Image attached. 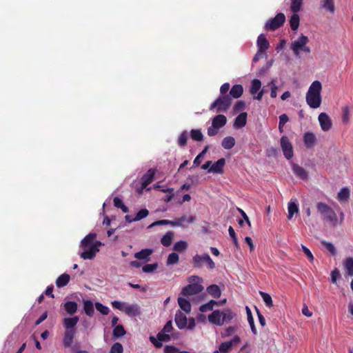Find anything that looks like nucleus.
Segmentation results:
<instances>
[{"mask_svg": "<svg viewBox=\"0 0 353 353\" xmlns=\"http://www.w3.org/2000/svg\"><path fill=\"white\" fill-rule=\"evenodd\" d=\"M179 261V254L175 252H172L168 255L166 263L168 265H174L178 263Z\"/></svg>", "mask_w": 353, "mask_h": 353, "instance_id": "09e8293b", "label": "nucleus"}, {"mask_svg": "<svg viewBox=\"0 0 353 353\" xmlns=\"http://www.w3.org/2000/svg\"><path fill=\"white\" fill-rule=\"evenodd\" d=\"M259 294H260L261 298L263 299L266 306L268 307H271L273 305L272 299L271 296L269 294L262 292V291H260Z\"/></svg>", "mask_w": 353, "mask_h": 353, "instance_id": "de8ad7c7", "label": "nucleus"}, {"mask_svg": "<svg viewBox=\"0 0 353 353\" xmlns=\"http://www.w3.org/2000/svg\"><path fill=\"white\" fill-rule=\"evenodd\" d=\"M292 171L296 176L301 179H306L307 178V172L306 170L297 164H292Z\"/></svg>", "mask_w": 353, "mask_h": 353, "instance_id": "5701e85b", "label": "nucleus"}, {"mask_svg": "<svg viewBox=\"0 0 353 353\" xmlns=\"http://www.w3.org/2000/svg\"><path fill=\"white\" fill-rule=\"evenodd\" d=\"M158 268L157 263L146 264L143 266V271L145 273H150L155 271Z\"/></svg>", "mask_w": 353, "mask_h": 353, "instance_id": "bf43d9fd", "label": "nucleus"}, {"mask_svg": "<svg viewBox=\"0 0 353 353\" xmlns=\"http://www.w3.org/2000/svg\"><path fill=\"white\" fill-rule=\"evenodd\" d=\"M340 276V273L338 269H334L331 272V281L335 283Z\"/></svg>", "mask_w": 353, "mask_h": 353, "instance_id": "e2e57ef3", "label": "nucleus"}, {"mask_svg": "<svg viewBox=\"0 0 353 353\" xmlns=\"http://www.w3.org/2000/svg\"><path fill=\"white\" fill-rule=\"evenodd\" d=\"M150 341L156 347L160 348L162 347L163 342H168L170 341V336L169 334L161 330L157 334V338L153 336H150Z\"/></svg>", "mask_w": 353, "mask_h": 353, "instance_id": "f8f14e48", "label": "nucleus"}, {"mask_svg": "<svg viewBox=\"0 0 353 353\" xmlns=\"http://www.w3.org/2000/svg\"><path fill=\"white\" fill-rule=\"evenodd\" d=\"M204 265L210 270H213L216 267L215 263L208 254H196L192 257V265L194 268H202Z\"/></svg>", "mask_w": 353, "mask_h": 353, "instance_id": "0eeeda50", "label": "nucleus"}, {"mask_svg": "<svg viewBox=\"0 0 353 353\" xmlns=\"http://www.w3.org/2000/svg\"><path fill=\"white\" fill-rule=\"evenodd\" d=\"M318 212L321 214L322 219L329 222L333 225L338 224L337 216L333 209L326 203L319 202L316 203Z\"/></svg>", "mask_w": 353, "mask_h": 353, "instance_id": "20e7f679", "label": "nucleus"}, {"mask_svg": "<svg viewBox=\"0 0 353 353\" xmlns=\"http://www.w3.org/2000/svg\"><path fill=\"white\" fill-rule=\"evenodd\" d=\"M301 248L310 261H313L314 256L311 251L304 245H301Z\"/></svg>", "mask_w": 353, "mask_h": 353, "instance_id": "680f3d73", "label": "nucleus"}, {"mask_svg": "<svg viewBox=\"0 0 353 353\" xmlns=\"http://www.w3.org/2000/svg\"><path fill=\"white\" fill-rule=\"evenodd\" d=\"M285 21L284 14L278 13L274 18L269 19L265 24L266 30H275L281 27Z\"/></svg>", "mask_w": 353, "mask_h": 353, "instance_id": "9d476101", "label": "nucleus"}, {"mask_svg": "<svg viewBox=\"0 0 353 353\" xmlns=\"http://www.w3.org/2000/svg\"><path fill=\"white\" fill-rule=\"evenodd\" d=\"M218 302L214 300L210 301L208 303L200 306L199 310L201 312H206L213 310L214 305H217Z\"/></svg>", "mask_w": 353, "mask_h": 353, "instance_id": "79ce46f5", "label": "nucleus"}, {"mask_svg": "<svg viewBox=\"0 0 353 353\" xmlns=\"http://www.w3.org/2000/svg\"><path fill=\"white\" fill-rule=\"evenodd\" d=\"M291 4H290V10L293 13H297L299 12L302 7L303 4V0H290Z\"/></svg>", "mask_w": 353, "mask_h": 353, "instance_id": "ea45409f", "label": "nucleus"}, {"mask_svg": "<svg viewBox=\"0 0 353 353\" xmlns=\"http://www.w3.org/2000/svg\"><path fill=\"white\" fill-rule=\"evenodd\" d=\"M288 219H292L294 214L299 212V206L296 202L292 201V200H291L290 202L288 203Z\"/></svg>", "mask_w": 353, "mask_h": 353, "instance_id": "72a5a7b5", "label": "nucleus"}, {"mask_svg": "<svg viewBox=\"0 0 353 353\" xmlns=\"http://www.w3.org/2000/svg\"><path fill=\"white\" fill-rule=\"evenodd\" d=\"M178 349L174 345H165L164 347V353H176Z\"/></svg>", "mask_w": 353, "mask_h": 353, "instance_id": "774afa93", "label": "nucleus"}, {"mask_svg": "<svg viewBox=\"0 0 353 353\" xmlns=\"http://www.w3.org/2000/svg\"><path fill=\"white\" fill-rule=\"evenodd\" d=\"M76 334V330H66L63 336V345L65 347H69L73 343V339Z\"/></svg>", "mask_w": 353, "mask_h": 353, "instance_id": "4be33fe9", "label": "nucleus"}, {"mask_svg": "<svg viewBox=\"0 0 353 353\" xmlns=\"http://www.w3.org/2000/svg\"><path fill=\"white\" fill-rule=\"evenodd\" d=\"M318 120L321 126V128L324 132H327L331 130L332 127V121L331 118L327 114L321 112L318 117Z\"/></svg>", "mask_w": 353, "mask_h": 353, "instance_id": "ddd939ff", "label": "nucleus"}, {"mask_svg": "<svg viewBox=\"0 0 353 353\" xmlns=\"http://www.w3.org/2000/svg\"><path fill=\"white\" fill-rule=\"evenodd\" d=\"M95 307L97 311H99L103 315H107L110 312L109 307L103 305L102 303H101L99 302L95 303Z\"/></svg>", "mask_w": 353, "mask_h": 353, "instance_id": "603ef678", "label": "nucleus"}, {"mask_svg": "<svg viewBox=\"0 0 353 353\" xmlns=\"http://www.w3.org/2000/svg\"><path fill=\"white\" fill-rule=\"evenodd\" d=\"M227 122L226 117L223 114H218L212 119V125L208 128V135L215 136L218 134L220 128L223 127Z\"/></svg>", "mask_w": 353, "mask_h": 353, "instance_id": "1a4fd4ad", "label": "nucleus"}, {"mask_svg": "<svg viewBox=\"0 0 353 353\" xmlns=\"http://www.w3.org/2000/svg\"><path fill=\"white\" fill-rule=\"evenodd\" d=\"M174 321L176 326L180 330L185 328L193 330L196 326L194 319L192 317L188 319L186 315L180 310L176 311L174 316Z\"/></svg>", "mask_w": 353, "mask_h": 353, "instance_id": "423d86ee", "label": "nucleus"}, {"mask_svg": "<svg viewBox=\"0 0 353 353\" xmlns=\"http://www.w3.org/2000/svg\"><path fill=\"white\" fill-rule=\"evenodd\" d=\"M321 8L325 9L326 11L333 13L334 12V0H321Z\"/></svg>", "mask_w": 353, "mask_h": 353, "instance_id": "c756f323", "label": "nucleus"}, {"mask_svg": "<svg viewBox=\"0 0 353 353\" xmlns=\"http://www.w3.org/2000/svg\"><path fill=\"white\" fill-rule=\"evenodd\" d=\"M207 292L214 299H218L221 295L220 288L215 284L209 285L206 289Z\"/></svg>", "mask_w": 353, "mask_h": 353, "instance_id": "a878e982", "label": "nucleus"}, {"mask_svg": "<svg viewBox=\"0 0 353 353\" xmlns=\"http://www.w3.org/2000/svg\"><path fill=\"white\" fill-rule=\"evenodd\" d=\"M148 214L149 211L147 209H142L137 213L134 220L136 221H140L142 219L145 218Z\"/></svg>", "mask_w": 353, "mask_h": 353, "instance_id": "4d7b16f0", "label": "nucleus"}, {"mask_svg": "<svg viewBox=\"0 0 353 353\" xmlns=\"http://www.w3.org/2000/svg\"><path fill=\"white\" fill-rule=\"evenodd\" d=\"M70 276L68 274H63L59 276L56 280V285L57 288H63L70 281Z\"/></svg>", "mask_w": 353, "mask_h": 353, "instance_id": "7c9ffc66", "label": "nucleus"}, {"mask_svg": "<svg viewBox=\"0 0 353 353\" xmlns=\"http://www.w3.org/2000/svg\"><path fill=\"white\" fill-rule=\"evenodd\" d=\"M123 347L120 343H114L110 350V353H123Z\"/></svg>", "mask_w": 353, "mask_h": 353, "instance_id": "13d9d810", "label": "nucleus"}, {"mask_svg": "<svg viewBox=\"0 0 353 353\" xmlns=\"http://www.w3.org/2000/svg\"><path fill=\"white\" fill-rule=\"evenodd\" d=\"M281 146L285 157L287 159H291L293 157V148L288 138L283 136L281 138Z\"/></svg>", "mask_w": 353, "mask_h": 353, "instance_id": "9b49d317", "label": "nucleus"}, {"mask_svg": "<svg viewBox=\"0 0 353 353\" xmlns=\"http://www.w3.org/2000/svg\"><path fill=\"white\" fill-rule=\"evenodd\" d=\"M83 302V310L87 316H92L94 313V304L90 300H84Z\"/></svg>", "mask_w": 353, "mask_h": 353, "instance_id": "cd10ccee", "label": "nucleus"}, {"mask_svg": "<svg viewBox=\"0 0 353 353\" xmlns=\"http://www.w3.org/2000/svg\"><path fill=\"white\" fill-rule=\"evenodd\" d=\"M247 122V113L242 112L238 115L234 122V127L236 128H241L246 125Z\"/></svg>", "mask_w": 353, "mask_h": 353, "instance_id": "b1692460", "label": "nucleus"}, {"mask_svg": "<svg viewBox=\"0 0 353 353\" xmlns=\"http://www.w3.org/2000/svg\"><path fill=\"white\" fill-rule=\"evenodd\" d=\"M190 137L194 141H201L203 136L200 130H192Z\"/></svg>", "mask_w": 353, "mask_h": 353, "instance_id": "3c124183", "label": "nucleus"}, {"mask_svg": "<svg viewBox=\"0 0 353 353\" xmlns=\"http://www.w3.org/2000/svg\"><path fill=\"white\" fill-rule=\"evenodd\" d=\"M222 318L224 323H228L231 321L236 316L235 313H234L231 310L227 309L222 311Z\"/></svg>", "mask_w": 353, "mask_h": 353, "instance_id": "58836bf2", "label": "nucleus"}, {"mask_svg": "<svg viewBox=\"0 0 353 353\" xmlns=\"http://www.w3.org/2000/svg\"><path fill=\"white\" fill-rule=\"evenodd\" d=\"M228 232H229V234H230V237L232 239V242H233L235 248L236 249H239L240 247H239V242H238V240H237V237L236 236L234 230L233 229V228L232 226L229 227Z\"/></svg>", "mask_w": 353, "mask_h": 353, "instance_id": "5fc2aeb1", "label": "nucleus"}, {"mask_svg": "<svg viewBox=\"0 0 353 353\" xmlns=\"http://www.w3.org/2000/svg\"><path fill=\"white\" fill-rule=\"evenodd\" d=\"M77 303L74 301H66L63 304V307L67 313L72 315L77 311Z\"/></svg>", "mask_w": 353, "mask_h": 353, "instance_id": "c85d7f7f", "label": "nucleus"}, {"mask_svg": "<svg viewBox=\"0 0 353 353\" xmlns=\"http://www.w3.org/2000/svg\"><path fill=\"white\" fill-rule=\"evenodd\" d=\"M245 108V102L243 101H239L236 102V103L234 106V111L237 112L242 110H243Z\"/></svg>", "mask_w": 353, "mask_h": 353, "instance_id": "69168bd1", "label": "nucleus"}, {"mask_svg": "<svg viewBox=\"0 0 353 353\" xmlns=\"http://www.w3.org/2000/svg\"><path fill=\"white\" fill-rule=\"evenodd\" d=\"M321 244L324 245L327 250H328L332 255H335L336 253V250L334 245L330 242L322 241Z\"/></svg>", "mask_w": 353, "mask_h": 353, "instance_id": "6e6d98bb", "label": "nucleus"}, {"mask_svg": "<svg viewBox=\"0 0 353 353\" xmlns=\"http://www.w3.org/2000/svg\"><path fill=\"white\" fill-rule=\"evenodd\" d=\"M188 248V243L185 241H179L174 243L173 250L176 252H183Z\"/></svg>", "mask_w": 353, "mask_h": 353, "instance_id": "a18cd8bd", "label": "nucleus"}, {"mask_svg": "<svg viewBox=\"0 0 353 353\" xmlns=\"http://www.w3.org/2000/svg\"><path fill=\"white\" fill-rule=\"evenodd\" d=\"M130 316H137L140 314V308L137 304H126L124 311Z\"/></svg>", "mask_w": 353, "mask_h": 353, "instance_id": "aec40b11", "label": "nucleus"}, {"mask_svg": "<svg viewBox=\"0 0 353 353\" xmlns=\"http://www.w3.org/2000/svg\"><path fill=\"white\" fill-rule=\"evenodd\" d=\"M240 341V337L236 335L231 341L221 343L219 347V350L221 352L227 353L231 350L233 345L239 344Z\"/></svg>", "mask_w": 353, "mask_h": 353, "instance_id": "4468645a", "label": "nucleus"}, {"mask_svg": "<svg viewBox=\"0 0 353 353\" xmlns=\"http://www.w3.org/2000/svg\"><path fill=\"white\" fill-rule=\"evenodd\" d=\"M96 236L95 233H90L81 241L80 248L83 250L79 254L81 258L85 260H92L95 257L101 245L100 241H94Z\"/></svg>", "mask_w": 353, "mask_h": 353, "instance_id": "f257e3e1", "label": "nucleus"}, {"mask_svg": "<svg viewBox=\"0 0 353 353\" xmlns=\"http://www.w3.org/2000/svg\"><path fill=\"white\" fill-rule=\"evenodd\" d=\"M174 233L171 231L168 232L163 235L161 239V244L165 247H168L171 245Z\"/></svg>", "mask_w": 353, "mask_h": 353, "instance_id": "f704fd0d", "label": "nucleus"}, {"mask_svg": "<svg viewBox=\"0 0 353 353\" xmlns=\"http://www.w3.org/2000/svg\"><path fill=\"white\" fill-rule=\"evenodd\" d=\"M350 119V108L347 106H344L342 108V121L343 123H347Z\"/></svg>", "mask_w": 353, "mask_h": 353, "instance_id": "8fccbe9b", "label": "nucleus"}, {"mask_svg": "<svg viewBox=\"0 0 353 353\" xmlns=\"http://www.w3.org/2000/svg\"><path fill=\"white\" fill-rule=\"evenodd\" d=\"M346 273L349 276H353V258L349 257L343 263Z\"/></svg>", "mask_w": 353, "mask_h": 353, "instance_id": "4c0bfd02", "label": "nucleus"}, {"mask_svg": "<svg viewBox=\"0 0 353 353\" xmlns=\"http://www.w3.org/2000/svg\"><path fill=\"white\" fill-rule=\"evenodd\" d=\"M178 304L180 308L183 310L186 314H189L191 311V304L190 301L183 297L178 298Z\"/></svg>", "mask_w": 353, "mask_h": 353, "instance_id": "bb28decb", "label": "nucleus"}, {"mask_svg": "<svg viewBox=\"0 0 353 353\" xmlns=\"http://www.w3.org/2000/svg\"><path fill=\"white\" fill-rule=\"evenodd\" d=\"M290 27L292 30H296L299 26V17L297 13H293L290 20Z\"/></svg>", "mask_w": 353, "mask_h": 353, "instance_id": "37998d69", "label": "nucleus"}, {"mask_svg": "<svg viewBox=\"0 0 353 353\" xmlns=\"http://www.w3.org/2000/svg\"><path fill=\"white\" fill-rule=\"evenodd\" d=\"M270 85H271V93H270V96L272 98H276V96H277V92H276V90H277V86L275 85L274 83V81L272 80L270 83Z\"/></svg>", "mask_w": 353, "mask_h": 353, "instance_id": "0e129e2a", "label": "nucleus"}, {"mask_svg": "<svg viewBox=\"0 0 353 353\" xmlns=\"http://www.w3.org/2000/svg\"><path fill=\"white\" fill-rule=\"evenodd\" d=\"M179 223H181V228H185L187 225L185 224V223H187L188 224L192 223L196 220L195 216H183L178 219Z\"/></svg>", "mask_w": 353, "mask_h": 353, "instance_id": "e433bc0d", "label": "nucleus"}, {"mask_svg": "<svg viewBox=\"0 0 353 353\" xmlns=\"http://www.w3.org/2000/svg\"><path fill=\"white\" fill-rule=\"evenodd\" d=\"M235 145V139L233 137L228 136L223 138L221 142V146L225 150H230Z\"/></svg>", "mask_w": 353, "mask_h": 353, "instance_id": "473e14b6", "label": "nucleus"}, {"mask_svg": "<svg viewBox=\"0 0 353 353\" xmlns=\"http://www.w3.org/2000/svg\"><path fill=\"white\" fill-rule=\"evenodd\" d=\"M350 196V190L347 188H342L337 195V199L340 201H346Z\"/></svg>", "mask_w": 353, "mask_h": 353, "instance_id": "49530a36", "label": "nucleus"}, {"mask_svg": "<svg viewBox=\"0 0 353 353\" xmlns=\"http://www.w3.org/2000/svg\"><path fill=\"white\" fill-rule=\"evenodd\" d=\"M309 39L307 37L301 34L296 40L294 41L290 46L296 57H300V52L310 53L311 52L310 47L307 46Z\"/></svg>", "mask_w": 353, "mask_h": 353, "instance_id": "39448f33", "label": "nucleus"}, {"mask_svg": "<svg viewBox=\"0 0 353 353\" xmlns=\"http://www.w3.org/2000/svg\"><path fill=\"white\" fill-rule=\"evenodd\" d=\"M222 316V312L219 310H214L208 315V321L210 323L214 325L221 326L223 325Z\"/></svg>", "mask_w": 353, "mask_h": 353, "instance_id": "2eb2a0df", "label": "nucleus"}, {"mask_svg": "<svg viewBox=\"0 0 353 353\" xmlns=\"http://www.w3.org/2000/svg\"><path fill=\"white\" fill-rule=\"evenodd\" d=\"M125 333V330L121 325L115 326L113 330V336L117 339L124 336Z\"/></svg>", "mask_w": 353, "mask_h": 353, "instance_id": "c03bdc74", "label": "nucleus"}, {"mask_svg": "<svg viewBox=\"0 0 353 353\" xmlns=\"http://www.w3.org/2000/svg\"><path fill=\"white\" fill-rule=\"evenodd\" d=\"M261 82L257 79H254L251 82V86L250 92L252 94H256L259 91L261 90Z\"/></svg>", "mask_w": 353, "mask_h": 353, "instance_id": "c9c22d12", "label": "nucleus"}, {"mask_svg": "<svg viewBox=\"0 0 353 353\" xmlns=\"http://www.w3.org/2000/svg\"><path fill=\"white\" fill-rule=\"evenodd\" d=\"M243 92V88L240 84H236L232 87V88L230 90V97H233L234 99L239 98Z\"/></svg>", "mask_w": 353, "mask_h": 353, "instance_id": "393cba45", "label": "nucleus"}, {"mask_svg": "<svg viewBox=\"0 0 353 353\" xmlns=\"http://www.w3.org/2000/svg\"><path fill=\"white\" fill-rule=\"evenodd\" d=\"M231 103L232 98L230 95H221L210 105V110L216 108V112H224L229 109Z\"/></svg>", "mask_w": 353, "mask_h": 353, "instance_id": "6e6552de", "label": "nucleus"}, {"mask_svg": "<svg viewBox=\"0 0 353 353\" xmlns=\"http://www.w3.org/2000/svg\"><path fill=\"white\" fill-rule=\"evenodd\" d=\"M111 304L114 308L118 309V310L123 312L127 303H125L124 302L119 301H114L111 303Z\"/></svg>", "mask_w": 353, "mask_h": 353, "instance_id": "052dcab7", "label": "nucleus"}, {"mask_svg": "<svg viewBox=\"0 0 353 353\" xmlns=\"http://www.w3.org/2000/svg\"><path fill=\"white\" fill-rule=\"evenodd\" d=\"M188 134L187 131H183L178 139V145L180 147H184L187 143Z\"/></svg>", "mask_w": 353, "mask_h": 353, "instance_id": "864d4df0", "label": "nucleus"}, {"mask_svg": "<svg viewBox=\"0 0 353 353\" xmlns=\"http://www.w3.org/2000/svg\"><path fill=\"white\" fill-rule=\"evenodd\" d=\"M256 46L259 52L266 53L270 47V43L263 34L259 35L256 41Z\"/></svg>", "mask_w": 353, "mask_h": 353, "instance_id": "dca6fc26", "label": "nucleus"}, {"mask_svg": "<svg viewBox=\"0 0 353 353\" xmlns=\"http://www.w3.org/2000/svg\"><path fill=\"white\" fill-rule=\"evenodd\" d=\"M172 330V321H168L161 330L168 334L171 332Z\"/></svg>", "mask_w": 353, "mask_h": 353, "instance_id": "338daca9", "label": "nucleus"}, {"mask_svg": "<svg viewBox=\"0 0 353 353\" xmlns=\"http://www.w3.org/2000/svg\"><path fill=\"white\" fill-rule=\"evenodd\" d=\"M152 249H143L141 251L134 254V257L139 260H147L152 254Z\"/></svg>", "mask_w": 353, "mask_h": 353, "instance_id": "2f4dec72", "label": "nucleus"}, {"mask_svg": "<svg viewBox=\"0 0 353 353\" xmlns=\"http://www.w3.org/2000/svg\"><path fill=\"white\" fill-rule=\"evenodd\" d=\"M303 142L306 148H313L316 142V137L315 134L312 132H306L303 134Z\"/></svg>", "mask_w": 353, "mask_h": 353, "instance_id": "f3484780", "label": "nucleus"}, {"mask_svg": "<svg viewBox=\"0 0 353 353\" xmlns=\"http://www.w3.org/2000/svg\"><path fill=\"white\" fill-rule=\"evenodd\" d=\"M225 164V159L224 158H221L210 166L208 172L212 173L221 174L223 172Z\"/></svg>", "mask_w": 353, "mask_h": 353, "instance_id": "a211bd4d", "label": "nucleus"}, {"mask_svg": "<svg viewBox=\"0 0 353 353\" xmlns=\"http://www.w3.org/2000/svg\"><path fill=\"white\" fill-rule=\"evenodd\" d=\"M79 321V319L77 316L65 318L63 320V325L66 330H75L74 327Z\"/></svg>", "mask_w": 353, "mask_h": 353, "instance_id": "6ab92c4d", "label": "nucleus"}, {"mask_svg": "<svg viewBox=\"0 0 353 353\" xmlns=\"http://www.w3.org/2000/svg\"><path fill=\"white\" fill-rule=\"evenodd\" d=\"M245 309H246V312H247V316H248V321L250 325L252 332L254 334H256V329L254 325V319H253V316L252 314V312H251L250 309L249 308V307H248V306H246Z\"/></svg>", "mask_w": 353, "mask_h": 353, "instance_id": "a19ab883", "label": "nucleus"}, {"mask_svg": "<svg viewBox=\"0 0 353 353\" xmlns=\"http://www.w3.org/2000/svg\"><path fill=\"white\" fill-rule=\"evenodd\" d=\"M154 171L152 169H150L145 174L141 177V185L143 188H145L150 183H152L154 176Z\"/></svg>", "mask_w": 353, "mask_h": 353, "instance_id": "412c9836", "label": "nucleus"}, {"mask_svg": "<svg viewBox=\"0 0 353 353\" xmlns=\"http://www.w3.org/2000/svg\"><path fill=\"white\" fill-rule=\"evenodd\" d=\"M322 84L319 81H313L306 93L305 101L310 108L316 109L321 106Z\"/></svg>", "mask_w": 353, "mask_h": 353, "instance_id": "f03ea898", "label": "nucleus"}, {"mask_svg": "<svg viewBox=\"0 0 353 353\" xmlns=\"http://www.w3.org/2000/svg\"><path fill=\"white\" fill-rule=\"evenodd\" d=\"M190 283L182 288L181 294L183 296H192L201 292L204 288L202 285L203 279L199 276L192 275L188 278Z\"/></svg>", "mask_w": 353, "mask_h": 353, "instance_id": "7ed1b4c3", "label": "nucleus"}]
</instances>
